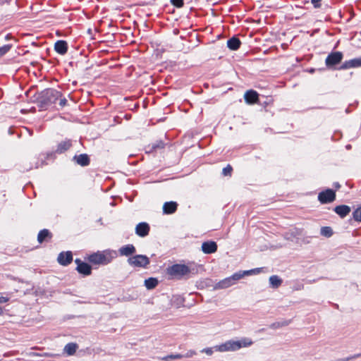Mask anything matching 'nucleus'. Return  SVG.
<instances>
[{
	"label": "nucleus",
	"instance_id": "0eeeda50",
	"mask_svg": "<svg viewBox=\"0 0 361 361\" xmlns=\"http://www.w3.org/2000/svg\"><path fill=\"white\" fill-rule=\"evenodd\" d=\"M343 59V54L340 51L332 52L328 55L325 60L326 66L328 68H332L338 64Z\"/></svg>",
	"mask_w": 361,
	"mask_h": 361
},
{
	"label": "nucleus",
	"instance_id": "6e6552de",
	"mask_svg": "<svg viewBox=\"0 0 361 361\" xmlns=\"http://www.w3.org/2000/svg\"><path fill=\"white\" fill-rule=\"evenodd\" d=\"M336 199V193L331 189H326L319 193L318 200L322 204L330 203Z\"/></svg>",
	"mask_w": 361,
	"mask_h": 361
},
{
	"label": "nucleus",
	"instance_id": "7c9ffc66",
	"mask_svg": "<svg viewBox=\"0 0 361 361\" xmlns=\"http://www.w3.org/2000/svg\"><path fill=\"white\" fill-rule=\"evenodd\" d=\"M11 48V45L6 44L0 47V57L6 54Z\"/></svg>",
	"mask_w": 361,
	"mask_h": 361
},
{
	"label": "nucleus",
	"instance_id": "a878e982",
	"mask_svg": "<svg viewBox=\"0 0 361 361\" xmlns=\"http://www.w3.org/2000/svg\"><path fill=\"white\" fill-rule=\"evenodd\" d=\"M261 269H262L261 268H256V269H250V270H247V271H238V273L240 274V279H241L245 276H249V275H252V274H257L260 273Z\"/></svg>",
	"mask_w": 361,
	"mask_h": 361
},
{
	"label": "nucleus",
	"instance_id": "20e7f679",
	"mask_svg": "<svg viewBox=\"0 0 361 361\" xmlns=\"http://www.w3.org/2000/svg\"><path fill=\"white\" fill-rule=\"evenodd\" d=\"M240 279V275L238 272L233 274L231 276L227 277L217 283L214 286V290L225 289L228 288L236 283Z\"/></svg>",
	"mask_w": 361,
	"mask_h": 361
},
{
	"label": "nucleus",
	"instance_id": "a211bd4d",
	"mask_svg": "<svg viewBox=\"0 0 361 361\" xmlns=\"http://www.w3.org/2000/svg\"><path fill=\"white\" fill-rule=\"evenodd\" d=\"M72 146V142L71 140H66L59 143L56 152L58 154H62L69 149Z\"/></svg>",
	"mask_w": 361,
	"mask_h": 361
},
{
	"label": "nucleus",
	"instance_id": "ddd939ff",
	"mask_svg": "<svg viewBox=\"0 0 361 361\" xmlns=\"http://www.w3.org/2000/svg\"><path fill=\"white\" fill-rule=\"evenodd\" d=\"M244 98L246 103L252 104L258 102L259 94L255 90H248L245 93Z\"/></svg>",
	"mask_w": 361,
	"mask_h": 361
},
{
	"label": "nucleus",
	"instance_id": "c85d7f7f",
	"mask_svg": "<svg viewBox=\"0 0 361 361\" xmlns=\"http://www.w3.org/2000/svg\"><path fill=\"white\" fill-rule=\"evenodd\" d=\"M183 357V355L176 354V355H169L165 356L161 360L164 361H169L170 360L181 359Z\"/></svg>",
	"mask_w": 361,
	"mask_h": 361
},
{
	"label": "nucleus",
	"instance_id": "cd10ccee",
	"mask_svg": "<svg viewBox=\"0 0 361 361\" xmlns=\"http://www.w3.org/2000/svg\"><path fill=\"white\" fill-rule=\"evenodd\" d=\"M288 324H289V322H287V321L277 322H274V323L271 324L270 327L271 329H276L281 328L282 326H288Z\"/></svg>",
	"mask_w": 361,
	"mask_h": 361
},
{
	"label": "nucleus",
	"instance_id": "b1692460",
	"mask_svg": "<svg viewBox=\"0 0 361 361\" xmlns=\"http://www.w3.org/2000/svg\"><path fill=\"white\" fill-rule=\"evenodd\" d=\"M269 283L273 288H276L281 285L282 280L278 276L274 275L269 278Z\"/></svg>",
	"mask_w": 361,
	"mask_h": 361
},
{
	"label": "nucleus",
	"instance_id": "412c9836",
	"mask_svg": "<svg viewBox=\"0 0 361 361\" xmlns=\"http://www.w3.org/2000/svg\"><path fill=\"white\" fill-rule=\"evenodd\" d=\"M52 237L51 233L47 229L40 231L37 235V240L39 243L50 240Z\"/></svg>",
	"mask_w": 361,
	"mask_h": 361
},
{
	"label": "nucleus",
	"instance_id": "c9c22d12",
	"mask_svg": "<svg viewBox=\"0 0 361 361\" xmlns=\"http://www.w3.org/2000/svg\"><path fill=\"white\" fill-rule=\"evenodd\" d=\"M195 355H196V352L195 350H190L188 351L186 354L183 355V357H191Z\"/></svg>",
	"mask_w": 361,
	"mask_h": 361
},
{
	"label": "nucleus",
	"instance_id": "aec40b11",
	"mask_svg": "<svg viewBox=\"0 0 361 361\" xmlns=\"http://www.w3.org/2000/svg\"><path fill=\"white\" fill-rule=\"evenodd\" d=\"M177 203L175 202H165L163 206V211L164 214H171L174 213L177 209Z\"/></svg>",
	"mask_w": 361,
	"mask_h": 361
},
{
	"label": "nucleus",
	"instance_id": "39448f33",
	"mask_svg": "<svg viewBox=\"0 0 361 361\" xmlns=\"http://www.w3.org/2000/svg\"><path fill=\"white\" fill-rule=\"evenodd\" d=\"M128 263L133 267L145 268L149 264V259L143 255H137L128 259Z\"/></svg>",
	"mask_w": 361,
	"mask_h": 361
},
{
	"label": "nucleus",
	"instance_id": "5701e85b",
	"mask_svg": "<svg viewBox=\"0 0 361 361\" xmlns=\"http://www.w3.org/2000/svg\"><path fill=\"white\" fill-rule=\"evenodd\" d=\"M78 349V345L74 343H69L64 347V352L68 355H73Z\"/></svg>",
	"mask_w": 361,
	"mask_h": 361
},
{
	"label": "nucleus",
	"instance_id": "4c0bfd02",
	"mask_svg": "<svg viewBox=\"0 0 361 361\" xmlns=\"http://www.w3.org/2000/svg\"><path fill=\"white\" fill-rule=\"evenodd\" d=\"M9 300L8 297H0V303H5Z\"/></svg>",
	"mask_w": 361,
	"mask_h": 361
},
{
	"label": "nucleus",
	"instance_id": "bb28decb",
	"mask_svg": "<svg viewBox=\"0 0 361 361\" xmlns=\"http://www.w3.org/2000/svg\"><path fill=\"white\" fill-rule=\"evenodd\" d=\"M320 233L325 237H331L333 235V231L331 227L324 226L322 227Z\"/></svg>",
	"mask_w": 361,
	"mask_h": 361
},
{
	"label": "nucleus",
	"instance_id": "6ab92c4d",
	"mask_svg": "<svg viewBox=\"0 0 361 361\" xmlns=\"http://www.w3.org/2000/svg\"><path fill=\"white\" fill-rule=\"evenodd\" d=\"M350 211V207L347 205H339L334 208V212L341 218L346 216Z\"/></svg>",
	"mask_w": 361,
	"mask_h": 361
},
{
	"label": "nucleus",
	"instance_id": "2f4dec72",
	"mask_svg": "<svg viewBox=\"0 0 361 361\" xmlns=\"http://www.w3.org/2000/svg\"><path fill=\"white\" fill-rule=\"evenodd\" d=\"M233 171V168L231 165H227L225 168L223 169L222 173L224 176H231Z\"/></svg>",
	"mask_w": 361,
	"mask_h": 361
},
{
	"label": "nucleus",
	"instance_id": "c03bdc74",
	"mask_svg": "<svg viewBox=\"0 0 361 361\" xmlns=\"http://www.w3.org/2000/svg\"><path fill=\"white\" fill-rule=\"evenodd\" d=\"M346 147H347V149H350V145H348Z\"/></svg>",
	"mask_w": 361,
	"mask_h": 361
},
{
	"label": "nucleus",
	"instance_id": "37998d69",
	"mask_svg": "<svg viewBox=\"0 0 361 361\" xmlns=\"http://www.w3.org/2000/svg\"><path fill=\"white\" fill-rule=\"evenodd\" d=\"M32 169V167H29V168H26V169H25V170H26V171H28V170H30V169Z\"/></svg>",
	"mask_w": 361,
	"mask_h": 361
},
{
	"label": "nucleus",
	"instance_id": "9b49d317",
	"mask_svg": "<svg viewBox=\"0 0 361 361\" xmlns=\"http://www.w3.org/2000/svg\"><path fill=\"white\" fill-rule=\"evenodd\" d=\"M361 67V56L359 58H355L350 59L349 61H345L342 66H341V69H349L353 68Z\"/></svg>",
	"mask_w": 361,
	"mask_h": 361
},
{
	"label": "nucleus",
	"instance_id": "9d476101",
	"mask_svg": "<svg viewBox=\"0 0 361 361\" xmlns=\"http://www.w3.org/2000/svg\"><path fill=\"white\" fill-rule=\"evenodd\" d=\"M58 262L63 265L67 266L73 261V255L71 251L61 252L57 258Z\"/></svg>",
	"mask_w": 361,
	"mask_h": 361
},
{
	"label": "nucleus",
	"instance_id": "f704fd0d",
	"mask_svg": "<svg viewBox=\"0 0 361 361\" xmlns=\"http://www.w3.org/2000/svg\"><path fill=\"white\" fill-rule=\"evenodd\" d=\"M322 0H311V3L313 4L314 7L317 8L321 7V2Z\"/></svg>",
	"mask_w": 361,
	"mask_h": 361
},
{
	"label": "nucleus",
	"instance_id": "f3484780",
	"mask_svg": "<svg viewBox=\"0 0 361 361\" xmlns=\"http://www.w3.org/2000/svg\"><path fill=\"white\" fill-rule=\"evenodd\" d=\"M73 160L82 166H86L90 164V160L87 154H82L80 155H75L73 157Z\"/></svg>",
	"mask_w": 361,
	"mask_h": 361
},
{
	"label": "nucleus",
	"instance_id": "7ed1b4c3",
	"mask_svg": "<svg viewBox=\"0 0 361 361\" xmlns=\"http://www.w3.org/2000/svg\"><path fill=\"white\" fill-rule=\"evenodd\" d=\"M190 272V268L185 264H174L167 269V273L172 277L178 279L188 275Z\"/></svg>",
	"mask_w": 361,
	"mask_h": 361
},
{
	"label": "nucleus",
	"instance_id": "c756f323",
	"mask_svg": "<svg viewBox=\"0 0 361 361\" xmlns=\"http://www.w3.org/2000/svg\"><path fill=\"white\" fill-rule=\"evenodd\" d=\"M353 218L357 221H361V207L356 209L353 214Z\"/></svg>",
	"mask_w": 361,
	"mask_h": 361
},
{
	"label": "nucleus",
	"instance_id": "2eb2a0df",
	"mask_svg": "<svg viewBox=\"0 0 361 361\" xmlns=\"http://www.w3.org/2000/svg\"><path fill=\"white\" fill-rule=\"evenodd\" d=\"M119 254L121 256H130L135 253L136 249L135 246L132 244H128L124 246H122L118 250Z\"/></svg>",
	"mask_w": 361,
	"mask_h": 361
},
{
	"label": "nucleus",
	"instance_id": "dca6fc26",
	"mask_svg": "<svg viewBox=\"0 0 361 361\" xmlns=\"http://www.w3.org/2000/svg\"><path fill=\"white\" fill-rule=\"evenodd\" d=\"M54 49L58 54L64 55L68 51V44L64 40H59L54 44Z\"/></svg>",
	"mask_w": 361,
	"mask_h": 361
},
{
	"label": "nucleus",
	"instance_id": "a19ab883",
	"mask_svg": "<svg viewBox=\"0 0 361 361\" xmlns=\"http://www.w3.org/2000/svg\"><path fill=\"white\" fill-rule=\"evenodd\" d=\"M335 185H336V188H339L340 187V185L338 183H336Z\"/></svg>",
	"mask_w": 361,
	"mask_h": 361
},
{
	"label": "nucleus",
	"instance_id": "f8f14e48",
	"mask_svg": "<svg viewBox=\"0 0 361 361\" xmlns=\"http://www.w3.org/2000/svg\"><path fill=\"white\" fill-rule=\"evenodd\" d=\"M149 226L145 222L138 224L135 227V233L140 237H145L148 235Z\"/></svg>",
	"mask_w": 361,
	"mask_h": 361
},
{
	"label": "nucleus",
	"instance_id": "72a5a7b5",
	"mask_svg": "<svg viewBox=\"0 0 361 361\" xmlns=\"http://www.w3.org/2000/svg\"><path fill=\"white\" fill-rule=\"evenodd\" d=\"M202 353H206L207 355H212L214 353V350H213V348H204L201 350Z\"/></svg>",
	"mask_w": 361,
	"mask_h": 361
},
{
	"label": "nucleus",
	"instance_id": "f03ea898",
	"mask_svg": "<svg viewBox=\"0 0 361 361\" xmlns=\"http://www.w3.org/2000/svg\"><path fill=\"white\" fill-rule=\"evenodd\" d=\"M117 257V252L115 250H106L102 252H97L89 256V261L94 264L106 265L109 264Z\"/></svg>",
	"mask_w": 361,
	"mask_h": 361
},
{
	"label": "nucleus",
	"instance_id": "f257e3e1",
	"mask_svg": "<svg viewBox=\"0 0 361 361\" xmlns=\"http://www.w3.org/2000/svg\"><path fill=\"white\" fill-rule=\"evenodd\" d=\"M253 343L249 338H243L239 341L229 340L221 345L215 346V349L219 352L236 351L241 348L249 347Z\"/></svg>",
	"mask_w": 361,
	"mask_h": 361
},
{
	"label": "nucleus",
	"instance_id": "4be33fe9",
	"mask_svg": "<svg viewBox=\"0 0 361 361\" xmlns=\"http://www.w3.org/2000/svg\"><path fill=\"white\" fill-rule=\"evenodd\" d=\"M240 41L237 37H232L227 41V46L231 50H237L240 46Z\"/></svg>",
	"mask_w": 361,
	"mask_h": 361
},
{
	"label": "nucleus",
	"instance_id": "4468645a",
	"mask_svg": "<svg viewBox=\"0 0 361 361\" xmlns=\"http://www.w3.org/2000/svg\"><path fill=\"white\" fill-rule=\"evenodd\" d=\"M217 245L214 241H207L202 243V250L206 254H212L216 251Z\"/></svg>",
	"mask_w": 361,
	"mask_h": 361
},
{
	"label": "nucleus",
	"instance_id": "58836bf2",
	"mask_svg": "<svg viewBox=\"0 0 361 361\" xmlns=\"http://www.w3.org/2000/svg\"><path fill=\"white\" fill-rule=\"evenodd\" d=\"M43 356H45V357H55L56 355L48 353H45L44 354H43Z\"/></svg>",
	"mask_w": 361,
	"mask_h": 361
},
{
	"label": "nucleus",
	"instance_id": "1a4fd4ad",
	"mask_svg": "<svg viewBox=\"0 0 361 361\" xmlns=\"http://www.w3.org/2000/svg\"><path fill=\"white\" fill-rule=\"evenodd\" d=\"M75 263L77 264L76 270L84 275L88 276L91 274L92 268L87 263L81 261L80 259H76Z\"/></svg>",
	"mask_w": 361,
	"mask_h": 361
},
{
	"label": "nucleus",
	"instance_id": "79ce46f5",
	"mask_svg": "<svg viewBox=\"0 0 361 361\" xmlns=\"http://www.w3.org/2000/svg\"><path fill=\"white\" fill-rule=\"evenodd\" d=\"M6 38L7 39H9V38H10V35H6Z\"/></svg>",
	"mask_w": 361,
	"mask_h": 361
},
{
	"label": "nucleus",
	"instance_id": "423d86ee",
	"mask_svg": "<svg viewBox=\"0 0 361 361\" xmlns=\"http://www.w3.org/2000/svg\"><path fill=\"white\" fill-rule=\"evenodd\" d=\"M61 97V92L54 89H48L43 92V102L46 104H54Z\"/></svg>",
	"mask_w": 361,
	"mask_h": 361
},
{
	"label": "nucleus",
	"instance_id": "473e14b6",
	"mask_svg": "<svg viewBox=\"0 0 361 361\" xmlns=\"http://www.w3.org/2000/svg\"><path fill=\"white\" fill-rule=\"evenodd\" d=\"M171 3L177 8L183 6V0H171Z\"/></svg>",
	"mask_w": 361,
	"mask_h": 361
},
{
	"label": "nucleus",
	"instance_id": "393cba45",
	"mask_svg": "<svg viewBox=\"0 0 361 361\" xmlns=\"http://www.w3.org/2000/svg\"><path fill=\"white\" fill-rule=\"evenodd\" d=\"M158 284L157 279L154 278H149L145 281V286L149 290L154 288Z\"/></svg>",
	"mask_w": 361,
	"mask_h": 361
},
{
	"label": "nucleus",
	"instance_id": "e433bc0d",
	"mask_svg": "<svg viewBox=\"0 0 361 361\" xmlns=\"http://www.w3.org/2000/svg\"><path fill=\"white\" fill-rule=\"evenodd\" d=\"M59 99H60L59 105L61 107L65 106L67 104V102H68L66 99H65V98H59Z\"/></svg>",
	"mask_w": 361,
	"mask_h": 361
},
{
	"label": "nucleus",
	"instance_id": "ea45409f",
	"mask_svg": "<svg viewBox=\"0 0 361 361\" xmlns=\"http://www.w3.org/2000/svg\"><path fill=\"white\" fill-rule=\"evenodd\" d=\"M3 313H4L3 308L1 307H0V315H2Z\"/></svg>",
	"mask_w": 361,
	"mask_h": 361
}]
</instances>
